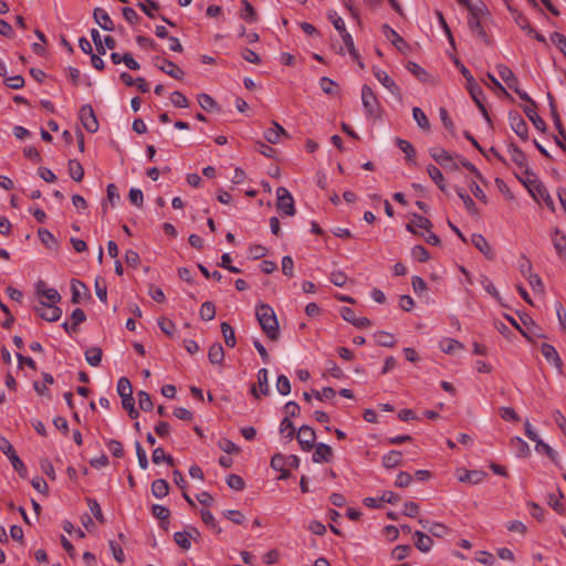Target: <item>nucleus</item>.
I'll return each mask as SVG.
<instances>
[{"label": "nucleus", "mask_w": 566, "mask_h": 566, "mask_svg": "<svg viewBox=\"0 0 566 566\" xmlns=\"http://www.w3.org/2000/svg\"><path fill=\"white\" fill-rule=\"evenodd\" d=\"M158 326L161 329V332L165 333L168 337L172 338L175 336L176 325L170 318L164 316L159 317Z\"/></svg>", "instance_id": "nucleus-43"}, {"label": "nucleus", "mask_w": 566, "mask_h": 566, "mask_svg": "<svg viewBox=\"0 0 566 566\" xmlns=\"http://www.w3.org/2000/svg\"><path fill=\"white\" fill-rule=\"evenodd\" d=\"M455 190H457V195L459 196V198L463 201L467 210L471 214L478 216L479 214V209L476 208V205L473 201V199L464 191L463 188H457Z\"/></svg>", "instance_id": "nucleus-35"}, {"label": "nucleus", "mask_w": 566, "mask_h": 566, "mask_svg": "<svg viewBox=\"0 0 566 566\" xmlns=\"http://www.w3.org/2000/svg\"><path fill=\"white\" fill-rule=\"evenodd\" d=\"M107 448H108L109 452L115 458H123L124 457V448H123V444H122L120 441L115 440V439H111L107 442Z\"/></svg>", "instance_id": "nucleus-61"}, {"label": "nucleus", "mask_w": 566, "mask_h": 566, "mask_svg": "<svg viewBox=\"0 0 566 566\" xmlns=\"http://www.w3.org/2000/svg\"><path fill=\"white\" fill-rule=\"evenodd\" d=\"M315 451L312 455V460L314 463H323V462H331L334 458V451L332 447H329L326 443H317L315 447Z\"/></svg>", "instance_id": "nucleus-13"}, {"label": "nucleus", "mask_w": 566, "mask_h": 566, "mask_svg": "<svg viewBox=\"0 0 566 566\" xmlns=\"http://www.w3.org/2000/svg\"><path fill=\"white\" fill-rule=\"evenodd\" d=\"M374 75L377 77V80L392 94L400 95V88L396 84V82L384 71L375 70Z\"/></svg>", "instance_id": "nucleus-20"}, {"label": "nucleus", "mask_w": 566, "mask_h": 566, "mask_svg": "<svg viewBox=\"0 0 566 566\" xmlns=\"http://www.w3.org/2000/svg\"><path fill=\"white\" fill-rule=\"evenodd\" d=\"M197 101H198L200 107L203 108L205 111L210 112L214 108L219 109L217 102L209 94H206V93L198 94Z\"/></svg>", "instance_id": "nucleus-42"}, {"label": "nucleus", "mask_w": 566, "mask_h": 566, "mask_svg": "<svg viewBox=\"0 0 566 566\" xmlns=\"http://www.w3.org/2000/svg\"><path fill=\"white\" fill-rule=\"evenodd\" d=\"M255 316L263 333L273 342L280 337V326L274 310L260 302L255 308Z\"/></svg>", "instance_id": "nucleus-1"}, {"label": "nucleus", "mask_w": 566, "mask_h": 566, "mask_svg": "<svg viewBox=\"0 0 566 566\" xmlns=\"http://www.w3.org/2000/svg\"><path fill=\"white\" fill-rule=\"evenodd\" d=\"M280 432H286L285 437L289 438L290 440H292L295 437V428L289 417H284L283 420L281 421Z\"/></svg>", "instance_id": "nucleus-53"}, {"label": "nucleus", "mask_w": 566, "mask_h": 566, "mask_svg": "<svg viewBox=\"0 0 566 566\" xmlns=\"http://www.w3.org/2000/svg\"><path fill=\"white\" fill-rule=\"evenodd\" d=\"M327 17H328V20L333 23L334 28L339 33L347 31L344 20L337 14L336 11H329Z\"/></svg>", "instance_id": "nucleus-60"}, {"label": "nucleus", "mask_w": 566, "mask_h": 566, "mask_svg": "<svg viewBox=\"0 0 566 566\" xmlns=\"http://www.w3.org/2000/svg\"><path fill=\"white\" fill-rule=\"evenodd\" d=\"M71 319H72V324H71V328L73 332H77V326L85 322L86 319V315L84 313V311L82 308H75L72 314H71Z\"/></svg>", "instance_id": "nucleus-56"}, {"label": "nucleus", "mask_w": 566, "mask_h": 566, "mask_svg": "<svg viewBox=\"0 0 566 566\" xmlns=\"http://www.w3.org/2000/svg\"><path fill=\"white\" fill-rule=\"evenodd\" d=\"M80 119L84 128L90 133H95L98 129V122L96 119L93 107L85 104L80 109Z\"/></svg>", "instance_id": "nucleus-9"}, {"label": "nucleus", "mask_w": 566, "mask_h": 566, "mask_svg": "<svg viewBox=\"0 0 566 566\" xmlns=\"http://www.w3.org/2000/svg\"><path fill=\"white\" fill-rule=\"evenodd\" d=\"M227 484L230 489L235 491H242L245 486L244 480L238 474H229Z\"/></svg>", "instance_id": "nucleus-55"}, {"label": "nucleus", "mask_w": 566, "mask_h": 566, "mask_svg": "<svg viewBox=\"0 0 566 566\" xmlns=\"http://www.w3.org/2000/svg\"><path fill=\"white\" fill-rule=\"evenodd\" d=\"M95 22L105 31H113L115 25L109 14L102 8H95L93 11Z\"/></svg>", "instance_id": "nucleus-16"}, {"label": "nucleus", "mask_w": 566, "mask_h": 566, "mask_svg": "<svg viewBox=\"0 0 566 566\" xmlns=\"http://www.w3.org/2000/svg\"><path fill=\"white\" fill-rule=\"evenodd\" d=\"M208 359L213 365H221L224 359V350L220 343H213L208 352Z\"/></svg>", "instance_id": "nucleus-23"}, {"label": "nucleus", "mask_w": 566, "mask_h": 566, "mask_svg": "<svg viewBox=\"0 0 566 566\" xmlns=\"http://www.w3.org/2000/svg\"><path fill=\"white\" fill-rule=\"evenodd\" d=\"M277 202L276 208L279 211L286 216H294L296 212L294 206V199L291 192L285 187H279L276 189Z\"/></svg>", "instance_id": "nucleus-5"}, {"label": "nucleus", "mask_w": 566, "mask_h": 566, "mask_svg": "<svg viewBox=\"0 0 566 566\" xmlns=\"http://www.w3.org/2000/svg\"><path fill=\"white\" fill-rule=\"evenodd\" d=\"M509 122L513 132L524 142L528 140V127L524 118L517 112L509 113Z\"/></svg>", "instance_id": "nucleus-10"}, {"label": "nucleus", "mask_w": 566, "mask_h": 566, "mask_svg": "<svg viewBox=\"0 0 566 566\" xmlns=\"http://www.w3.org/2000/svg\"><path fill=\"white\" fill-rule=\"evenodd\" d=\"M153 62L157 69L171 76L172 78L182 80L185 76V72L176 63L168 59L155 56Z\"/></svg>", "instance_id": "nucleus-6"}, {"label": "nucleus", "mask_w": 566, "mask_h": 566, "mask_svg": "<svg viewBox=\"0 0 566 566\" xmlns=\"http://www.w3.org/2000/svg\"><path fill=\"white\" fill-rule=\"evenodd\" d=\"M524 113L527 118L533 123V125L541 132H545L547 126L545 120L536 113V108L533 106H525Z\"/></svg>", "instance_id": "nucleus-24"}, {"label": "nucleus", "mask_w": 566, "mask_h": 566, "mask_svg": "<svg viewBox=\"0 0 566 566\" xmlns=\"http://www.w3.org/2000/svg\"><path fill=\"white\" fill-rule=\"evenodd\" d=\"M535 450L539 453L546 454L554 463L558 462L557 452L552 447H549L547 443H545L542 439H539L536 442Z\"/></svg>", "instance_id": "nucleus-39"}, {"label": "nucleus", "mask_w": 566, "mask_h": 566, "mask_svg": "<svg viewBox=\"0 0 566 566\" xmlns=\"http://www.w3.org/2000/svg\"><path fill=\"white\" fill-rule=\"evenodd\" d=\"M396 145L400 148L401 151L406 155L407 161H413L416 157L415 147L406 139L396 138Z\"/></svg>", "instance_id": "nucleus-38"}, {"label": "nucleus", "mask_w": 566, "mask_h": 566, "mask_svg": "<svg viewBox=\"0 0 566 566\" xmlns=\"http://www.w3.org/2000/svg\"><path fill=\"white\" fill-rule=\"evenodd\" d=\"M428 175L436 182L441 191H446L444 178L441 170L434 165H429L427 167Z\"/></svg>", "instance_id": "nucleus-37"}, {"label": "nucleus", "mask_w": 566, "mask_h": 566, "mask_svg": "<svg viewBox=\"0 0 566 566\" xmlns=\"http://www.w3.org/2000/svg\"><path fill=\"white\" fill-rule=\"evenodd\" d=\"M242 9L240 18L248 23H253L258 20V13L248 0L241 1Z\"/></svg>", "instance_id": "nucleus-30"}, {"label": "nucleus", "mask_w": 566, "mask_h": 566, "mask_svg": "<svg viewBox=\"0 0 566 566\" xmlns=\"http://www.w3.org/2000/svg\"><path fill=\"white\" fill-rule=\"evenodd\" d=\"M151 513L153 515L161 521V527L164 530H168V518L170 516V511L160 504H154L151 506Z\"/></svg>", "instance_id": "nucleus-28"}, {"label": "nucleus", "mask_w": 566, "mask_h": 566, "mask_svg": "<svg viewBox=\"0 0 566 566\" xmlns=\"http://www.w3.org/2000/svg\"><path fill=\"white\" fill-rule=\"evenodd\" d=\"M541 353L545 357V359L549 363H553L554 366L562 371L563 368V361L555 349V347L551 344L544 343L541 346Z\"/></svg>", "instance_id": "nucleus-15"}, {"label": "nucleus", "mask_w": 566, "mask_h": 566, "mask_svg": "<svg viewBox=\"0 0 566 566\" xmlns=\"http://www.w3.org/2000/svg\"><path fill=\"white\" fill-rule=\"evenodd\" d=\"M67 171H69L70 177L74 181L80 182L84 178V168L81 165V163L77 161L76 159H70L69 160V163H67Z\"/></svg>", "instance_id": "nucleus-25"}, {"label": "nucleus", "mask_w": 566, "mask_h": 566, "mask_svg": "<svg viewBox=\"0 0 566 566\" xmlns=\"http://www.w3.org/2000/svg\"><path fill=\"white\" fill-rule=\"evenodd\" d=\"M377 337V344L382 347H394L396 344V339L394 335L387 333V332H379L376 335Z\"/></svg>", "instance_id": "nucleus-51"}, {"label": "nucleus", "mask_w": 566, "mask_h": 566, "mask_svg": "<svg viewBox=\"0 0 566 566\" xmlns=\"http://www.w3.org/2000/svg\"><path fill=\"white\" fill-rule=\"evenodd\" d=\"M361 101L367 117L380 118L381 107L379 101L373 90L366 84L361 87Z\"/></svg>", "instance_id": "nucleus-4"}, {"label": "nucleus", "mask_w": 566, "mask_h": 566, "mask_svg": "<svg viewBox=\"0 0 566 566\" xmlns=\"http://www.w3.org/2000/svg\"><path fill=\"white\" fill-rule=\"evenodd\" d=\"M407 70L412 73L420 82H427L429 80L428 72L422 69L419 64L416 62L409 61L406 65Z\"/></svg>", "instance_id": "nucleus-40"}, {"label": "nucleus", "mask_w": 566, "mask_h": 566, "mask_svg": "<svg viewBox=\"0 0 566 566\" xmlns=\"http://www.w3.org/2000/svg\"><path fill=\"white\" fill-rule=\"evenodd\" d=\"M463 345L459 340L453 338H446L441 343V349L447 354H451L457 349H461Z\"/></svg>", "instance_id": "nucleus-57"}, {"label": "nucleus", "mask_w": 566, "mask_h": 566, "mask_svg": "<svg viewBox=\"0 0 566 566\" xmlns=\"http://www.w3.org/2000/svg\"><path fill=\"white\" fill-rule=\"evenodd\" d=\"M552 242L559 258L566 259V235L558 228L552 231Z\"/></svg>", "instance_id": "nucleus-17"}, {"label": "nucleus", "mask_w": 566, "mask_h": 566, "mask_svg": "<svg viewBox=\"0 0 566 566\" xmlns=\"http://www.w3.org/2000/svg\"><path fill=\"white\" fill-rule=\"evenodd\" d=\"M138 405L143 411H150L154 408L150 395L144 390L138 392Z\"/></svg>", "instance_id": "nucleus-48"}, {"label": "nucleus", "mask_w": 566, "mask_h": 566, "mask_svg": "<svg viewBox=\"0 0 566 566\" xmlns=\"http://www.w3.org/2000/svg\"><path fill=\"white\" fill-rule=\"evenodd\" d=\"M415 541V546L422 553H427L431 549L433 545L432 538L424 534L423 532L416 531L412 535Z\"/></svg>", "instance_id": "nucleus-19"}, {"label": "nucleus", "mask_w": 566, "mask_h": 566, "mask_svg": "<svg viewBox=\"0 0 566 566\" xmlns=\"http://www.w3.org/2000/svg\"><path fill=\"white\" fill-rule=\"evenodd\" d=\"M201 520L206 525L214 530L217 534H220L222 532V530L218 526L216 518L210 511L202 510Z\"/></svg>", "instance_id": "nucleus-50"}, {"label": "nucleus", "mask_w": 566, "mask_h": 566, "mask_svg": "<svg viewBox=\"0 0 566 566\" xmlns=\"http://www.w3.org/2000/svg\"><path fill=\"white\" fill-rule=\"evenodd\" d=\"M117 392L122 397L133 395L132 384L128 378L122 377L117 384Z\"/></svg>", "instance_id": "nucleus-52"}, {"label": "nucleus", "mask_w": 566, "mask_h": 566, "mask_svg": "<svg viewBox=\"0 0 566 566\" xmlns=\"http://www.w3.org/2000/svg\"><path fill=\"white\" fill-rule=\"evenodd\" d=\"M199 315L201 317V319L203 321H211L216 316V306L212 302L210 301H207L205 303H202L201 307H200V311H199Z\"/></svg>", "instance_id": "nucleus-44"}, {"label": "nucleus", "mask_w": 566, "mask_h": 566, "mask_svg": "<svg viewBox=\"0 0 566 566\" xmlns=\"http://www.w3.org/2000/svg\"><path fill=\"white\" fill-rule=\"evenodd\" d=\"M77 285H80V286L83 289V291H84V292H87V286H86L83 282H81V281H78V280H72V283H71V290H72V298H71V302H72L73 304H78V303H81V298H82V296H81V292H80V290L77 289Z\"/></svg>", "instance_id": "nucleus-47"}, {"label": "nucleus", "mask_w": 566, "mask_h": 566, "mask_svg": "<svg viewBox=\"0 0 566 566\" xmlns=\"http://www.w3.org/2000/svg\"><path fill=\"white\" fill-rule=\"evenodd\" d=\"M276 389L283 396H286L291 392V382L285 375H280L277 377Z\"/></svg>", "instance_id": "nucleus-58"}, {"label": "nucleus", "mask_w": 566, "mask_h": 566, "mask_svg": "<svg viewBox=\"0 0 566 566\" xmlns=\"http://www.w3.org/2000/svg\"><path fill=\"white\" fill-rule=\"evenodd\" d=\"M137 6L143 10V12L149 18L154 19V11L158 10L159 4L154 0H145L144 2H138Z\"/></svg>", "instance_id": "nucleus-49"}, {"label": "nucleus", "mask_w": 566, "mask_h": 566, "mask_svg": "<svg viewBox=\"0 0 566 566\" xmlns=\"http://www.w3.org/2000/svg\"><path fill=\"white\" fill-rule=\"evenodd\" d=\"M486 476V473L479 470L465 471L463 475L459 476L461 482H468L472 484L481 483Z\"/></svg>", "instance_id": "nucleus-33"}, {"label": "nucleus", "mask_w": 566, "mask_h": 566, "mask_svg": "<svg viewBox=\"0 0 566 566\" xmlns=\"http://www.w3.org/2000/svg\"><path fill=\"white\" fill-rule=\"evenodd\" d=\"M129 201L132 205L136 206L137 208H142L144 205V195L140 189L132 188L128 195Z\"/></svg>", "instance_id": "nucleus-64"}, {"label": "nucleus", "mask_w": 566, "mask_h": 566, "mask_svg": "<svg viewBox=\"0 0 566 566\" xmlns=\"http://www.w3.org/2000/svg\"><path fill=\"white\" fill-rule=\"evenodd\" d=\"M547 98H548V102H549L551 114H552V117L554 119L555 127L557 128L559 135L562 137H565V129H564V126L562 124L559 114L557 112L555 98H554V96L551 93L547 94Z\"/></svg>", "instance_id": "nucleus-27"}, {"label": "nucleus", "mask_w": 566, "mask_h": 566, "mask_svg": "<svg viewBox=\"0 0 566 566\" xmlns=\"http://www.w3.org/2000/svg\"><path fill=\"white\" fill-rule=\"evenodd\" d=\"M496 71L500 77L507 84L511 90L516 88L518 85V80L509 66L504 64H497Z\"/></svg>", "instance_id": "nucleus-18"}, {"label": "nucleus", "mask_w": 566, "mask_h": 566, "mask_svg": "<svg viewBox=\"0 0 566 566\" xmlns=\"http://www.w3.org/2000/svg\"><path fill=\"white\" fill-rule=\"evenodd\" d=\"M221 333L224 339V343L228 347L233 348L237 344L235 333L233 327L228 322H222L220 325Z\"/></svg>", "instance_id": "nucleus-31"}, {"label": "nucleus", "mask_w": 566, "mask_h": 566, "mask_svg": "<svg viewBox=\"0 0 566 566\" xmlns=\"http://www.w3.org/2000/svg\"><path fill=\"white\" fill-rule=\"evenodd\" d=\"M86 502H87V505L93 514V516L102 524H104L106 521H105V517L103 515V512L101 510V506L98 504V502L95 500V499H92V497H87L86 499Z\"/></svg>", "instance_id": "nucleus-46"}, {"label": "nucleus", "mask_w": 566, "mask_h": 566, "mask_svg": "<svg viewBox=\"0 0 566 566\" xmlns=\"http://www.w3.org/2000/svg\"><path fill=\"white\" fill-rule=\"evenodd\" d=\"M429 154L442 167H448L447 161H452V156L441 147L430 148Z\"/></svg>", "instance_id": "nucleus-26"}, {"label": "nucleus", "mask_w": 566, "mask_h": 566, "mask_svg": "<svg viewBox=\"0 0 566 566\" xmlns=\"http://www.w3.org/2000/svg\"><path fill=\"white\" fill-rule=\"evenodd\" d=\"M471 243L484 254L488 260H493L495 254L490 247L488 240L480 233H473L471 237Z\"/></svg>", "instance_id": "nucleus-14"}, {"label": "nucleus", "mask_w": 566, "mask_h": 566, "mask_svg": "<svg viewBox=\"0 0 566 566\" xmlns=\"http://www.w3.org/2000/svg\"><path fill=\"white\" fill-rule=\"evenodd\" d=\"M258 385H259V391L255 388V385L251 386V395L255 399H260L261 395L268 396L270 394V386H269V371L266 368H261L258 371Z\"/></svg>", "instance_id": "nucleus-11"}, {"label": "nucleus", "mask_w": 566, "mask_h": 566, "mask_svg": "<svg viewBox=\"0 0 566 566\" xmlns=\"http://www.w3.org/2000/svg\"><path fill=\"white\" fill-rule=\"evenodd\" d=\"M402 463V453L391 450L382 457V465L387 469H394Z\"/></svg>", "instance_id": "nucleus-22"}, {"label": "nucleus", "mask_w": 566, "mask_h": 566, "mask_svg": "<svg viewBox=\"0 0 566 566\" xmlns=\"http://www.w3.org/2000/svg\"><path fill=\"white\" fill-rule=\"evenodd\" d=\"M319 85L322 91L328 95H334L336 93L337 83L328 77H322Z\"/></svg>", "instance_id": "nucleus-63"}, {"label": "nucleus", "mask_w": 566, "mask_h": 566, "mask_svg": "<svg viewBox=\"0 0 566 566\" xmlns=\"http://www.w3.org/2000/svg\"><path fill=\"white\" fill-rule=\"evenodd\" d=\"M384 29V33L387 35V36H391V43L396 46V49L400 52H405L409 45L407 44V42L394 30L391 29L388 24H385L382 27Z\"/></svg>", "instance_id": "nucleus-21"}, {"label": "nucleus", "mask_w": 566, "mask_h": 566, "mask_svg": "<svg viewBox=\"0 0 566 566\" xmlns=\"http://www.w3.org/2000/svg\"><path fill=\"white\" fill-rule=\"evenodd\" d=\"M189 535L187 531L184 532H176L174 534V541L175 543L182 549L187 551L191 546V539L189 538Z\"/></svg>", "instance_id": "nucleus-45"}, {"label": "nucleus", "mask_w": 566, "mask_h": 566, "mask_svg": "<svg viewBox=\"0 0 566 566\" xmlns=\"http://www.w3.org/2000/svg\"><path fill=\"white\" fill-rule=\"evenodd\" d=\"M38 235L41 242L49 249H57L59 243L55 237L45 228L38 230Z\"/></svg>", "instance_id": "nucleus-34"}, {"label": "nucleus", "mask_w": 566, "mask_h": 566, "mask_svg": "<svg viewBox=\"0 0 566 566\" xmlns=\"http://www.w3.org/2000/svg\"><path fill=\"white\" fill-rule=\"evenodd\" d=\"M103 350L99 347H91L85 352V359L93 367H97L101 364Z\"/></svg>", "instance_id": "nucleus-36"}, {"label": "nucleus", "mask_w": 566, "mask_h": 566, "mask_svg": "<svg viewBox=\"0 0 566 566\" xmlns=\"http://www.w3.org/2000/svg\"><path fill=\"white\" fill-rule=\"evenodd\" d=\"M520 181H522L528 189L530 193L532 195V197L539 201H544V203L551 209V210H554V201L547 190V188L543 185V182H541L538 179H522L520 177H517Z\"/></svg>", "instance_id": "nucleus-3"}, {"label": "nucleus", "mask_w": 566, "mask_h": 566, "mask_svg": "<svg viewBox=\"0 0 566 566\" xmlns=\"http://www.w3.org/2000/svg\"><path fill=\"white\" fill-rule=\"evenodd\" d=\"M468 25L472 33L476 34L486 45L492 43L490 36L484 30L483 22L490 18V11L485 4H472L468 8Z\"/></svg>", "instance_id": "nucleus-2"}, {"label": "nucleus", "mask_w": 566, "mask_h": 566, "mask_svg": "<svg viewBox=\"0 0 566 566\" xmlns=\"http://www.w3.org/2000/svg\"><path fill=\"white\" fill-rule=\"evenodd\" d=\"M410 552H411L410 545H398L392 549L391 556L396 560H402L409 555Z\"/></svg>", "instance_id": "nucleus-62"}, {"label": "nucleus", "mask_w": 566, "mask_h": 566, "mask_svg": "<svg viewBox=\"0 0 566 566\" xmlns=\"http://www.w3.org/2000/svg\"><path fill=\"white\" fill-rule=\"evenodd\" d=\"M411 254L419 262H427L430 259L429 251L422 245H415L411 250Z\"/></svg>", "instance_id": "nucleus-59"}, {"label": "nucleus", "mask_w": 566, "mask_h": 566, "mask_svg": "<svg viewBox=\"0 0 566 566\" xmlns=\"http://www.w3.org/2000/svg\"><path fill=\"white\" fill-rule=\"evenodd\" d=\"M509 150L511 153L512 161L520 168H524V174L526 176H534V174L528 168V161L525 153L513 143L509 145Z\"/></svg>", "instance_id": "nucleus-12"}, {"label": "nucleus", "mask_w": 566, "mask_h": 566, "mask_svg": "<svg viewBox=\"0 0 566 566\" xmlns=\"http://www.w3.org/2000/svg\"><path fill=\"white\" fill-rule=\"evenodd\" d=\"M170 101L174 106L179 108H186L189 106L188 98L179 91H175L171 93Z\"/></svg>", "instance_id": "nucleus-54"}, {"label": "nucleus", "mask_w": 566, "mask_h": 566, "mask_svg": "<svg viewBox=\"0 0 566 566\" xmlns=\"http://www.w3.org/2000/svg\"><path fill=\"white\" fill-rule=\"evenodd\" d=\"M412 116L421 129L430 130V122L420 107L412 108Z\"/></svg>", "instance_id": "nucleus-41"}, {"label": "nucleus", "mask_w": 566, "mask_h": 566, "mask_svg": "<svg viewBox=\"0 0 566 566\" xmlns=\"http://www.w3.org/2000/svg\"><path fill=\"white\" fill-rule=\"evenodd\" d=\"M151 493L157 499H163L169 493V484L165 479H157L151 483Z\"/></svg>", "instance_id": "nucleus-29"}, {"label": "nucleus", "mask_w": 566, "mask_h": 566, "mask_svg": "<svg viewBox=\"0 0 566 566\" xmlns=\"http://www.w3.org/2000/svg\"><path fill=\"white\" fill-rule=\"evenodd\" d=\"M34 311L41 316V318L48 322H56L62 316V310L55 304H46L44 301H40L39 305L34 307Z\"/></svg>", "instance_id": "nucleus-7"}, {"label": "nucleus", "mask_w": 566, "mask_h": 566, "mask_svg": "<svg viewBox=\"0 0 566 566\" xmlns=\"http://www.w3.org/2000/svg\"><path fill=\"white\" fill-rule=\"evenodd\" d=\"M511 447L516 450L517 457L527 458L531 454V449L528 444L520 437H514L511 439Z\"/></svg>", "instance_id": "nucleus-32"}, {"label": "nucleus", "mask_w": 566, "mask_h": 566, "mask_svg": "<svg viewBox=\"0 0 566 566\" xmlns=\"http://www.w3.org/2000/svg\"><path fill=\"white\" fill-rule=\"evenodd\" d=\"M297 442L303 451H311L316 444V433L310 426L303 424L296 434Z\"/></svg>", "instance_id": "nucleus-8"}]
</instances>
